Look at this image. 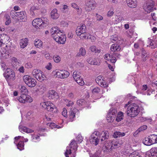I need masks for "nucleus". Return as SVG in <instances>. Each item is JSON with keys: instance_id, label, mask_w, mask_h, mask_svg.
Listing matches in <instances>:
<instances>
[{"instance_id": "obj_63", "label": "nucleus", "mask_w": 157, "mask_h": 157, "mask_svg": "<svg viewBox=\"0 0 157 157\" xmlns=\"http://www.w3.org/2000/svg\"><path fill=\"white\" fill-rule=\"evenodd\" d=\"M82 140L83 138H82L81 135L79 134L77 137V140L80 143L82 141Z\"/></svg>"}, {"instance_id": "obj_48", "label": "nucleus", "mask_w": 157, "mask_h": 157, "mask_svg": "<svg viewBox=\"0 0 157 157\" xmlns=\"http://www.w3.org/2000/svg\"><path fill=\"white\" fill-rule=\"evenodd\" d=\"M85 101L83 99H80L77 100V104L79 106L83 105L85 103Z\"/></svg>"}, {"instance_id": "obj_31", "label": "nucleus", "mask_w": 157, "mask_h": 157, "mask_svg": "<svg viewBox=\"0 0 157 157\" xmlns=\"http://www.w3.org/2000/svg\"><path fill=\"white\" fill-rule=\"evenodd\" d=\"M19 62L17 58L13 57L12 60V65L13 67L17 68V66L19 64Z\"/></svg>"}, {"instance_id": "obj_59", "label": "nucleus", "mask_w": 157, "mask_h": 157, "mask_svg": "<svg viewBox=\"0 0 157 157\" xmlns=\"http://www.w3.org/2000/svg\"><path fill=\"white\" fill-rule=\"evenodd\" d=\"M53 59L56 62L58 63L60 61V58L59 56H55L53 57Z\"/></svg>"}, {"instance_id": "obj_10", "label": "nucleus", "mask_w": 157, "mask_h": 157, "mask_svg": "<svg viewBox=\"0 0 157 157\" xmlns=\"http://www.w3.org/2000/svg\"><path fill=\"white\" fill-rule=\"evenodd\" d=\"M86 27L84 24H81L77 27L76 30V33L78 36H80L82 33H85Z\"/></svg>"}, {"instance_id": "obj_20", "label": "nucleus", "mask_w": 157, "mask_h": 157, "mask_svg": "<svg viewBox=\"0 0 157 157\" xmlns=\"http://www.w3.org/2000/svg\"><path fill=\"white\" fill-rule=\"evenodd\" d=\"M60 32H61V30H60L59 28L57 26L52 27L51 29L50 32L52 35L56 34L57 36Z\"/></svg>"}, {"instance_id": "obj_7", "label": "nucleus", "mask_w": 157, "mask_h": 157, "mask_svg": "<svg viewBox=\"0 0 157 157\" xmlns=\"http://www.w3.org/2000/svg\"><path fill=\"white\" fill-rule=\"evenodd\" d=\"M103 144L102 150L106 154H108L111 152L113 149H114L113 147V144H112L111 141L105 142Z\"/></svg>"}, {"instance_id": "obj_46", "label": "nucleus", "mask_w": 157, "mask_h": 157, "mask_svg": "<svg viewBox=\"0 0 157 157\" xmlns=\"http://www.w3.org/2000/svg\"><path fill=\"white\" fill-rule=\"evenodd\" d=\"M76 82L79 85L83 86L84 84V82L82 78L81 77L75 80Z\"/></svg>"}, {"instance_id": "obj_33", "label": "nucleus", "mask_w": 157, "mask_h": 157, "mask_svg": "<svg viewBox=\"0 0 157 157\" xmlns=\"http://www.w3.org/2000/svg\"><path fill=\"white\" fill-rule=\"evenodd\" d=\"M28 42V40H21V42H20L21 48H25L27 45Z\"/></svg>"}, {"instance_id": "obj_29", "label": "nucleus", "mask_w": 157, "mask_h": 157, "mask_svg": "<svg viewBox=\"0 0 157 157\" xmlns=\"http://www.w3.org/2000/svg\"><path fill=\"white\" fill-rule=\"evenodd\" d=\"M125 135V134L124 132L121 133L120 132H114L113 135V137L114 138L122 137Z\"/></svg>"}, {"instance_id": "obj_26", "label": "nucleus", "mask_w": 157, "mask_h": 157, "mask_svg": "<svg viewBox=\"0 0 157 157\" xmlns=\"http://www.w3.org/2000/svg\"><path fill=\"white\" fill-rule=\"evenodd\" d=\"M57 36H57L56 38H54L53 39H56L58 38V39H66V38L65 34L62 31L61 32H60L59 34H58Z\"/></svg>"}, {"instance_id": "obj_39", "label": "nucleus", "mask_w": 157, "mask_h": 157, "mask_svg": "<svg viewBox=\"0 0 157 157\" xmlns=\"http://www.w3.org/2000/svg\"><path fill=\"white\" fill-rule=\"evenodd\" d=\"M75 113L73 111H72L71 109L70 111L69 114V118L70 121H73L74 118L75 117Z\"/></svg>"}, {"instance_id": "obj_2", "label": "nucleus", "mask_w": 157, "mask_h": 157, "mask_svg": "<svg viewBox=\"0 0 157 157\" xmlns=\"http://www.w3.org/2000/svg\"><path fill=\"white\" fill-rule=\"evenodd\" d=\"M20 91L21 93V96L18 97L17 99L19 101L22 103H25L26 102H31L33 100L32 97L28 94L27 89L24 86H22L20 88Z\"/></svg>"}, {"instance_id": "obj_52", "label": "nucleus", "mask_w": 157, "mask_h": 157, "mask_svg": "<svg viewBox=\"0 0 157 157\" xmlns=\"http://www.w3.org/2000/svg\"><path fill=\"white\" fill-rule=\"evenodd\" d=\"M79 52L81 56H84L86 53L85 50L83 48H81L79 50Z\"/></svg>"}, {"instance_id": "obj_53", "label": "nucleus", "mask_w": 157, "mask_h": 157, "mask_svg": "<svg viewBox=\"0 0 157 157\" xmlns=\"http://www.w3.org/2000/svg\"><path fill=\"white\" fill-rule=\"evenodd\" d=\"M100 89L98 87H96L93 89L92 91L93 94H97L99 93L100 91Z\"/></svg>"}, {"instance_id": "obj_56", "label": "nucleus", "mask_w": 157, "mask_h": 157, "mask_svg": "<svg viewBox=\"0 0 157 157\" xmlns=\"http://www.w3.org/2000/svg\"><path fill=\"white\" fill-rule=\"evenodd\" d=\"M60 25L61 26L63 27H67L68 26V24L67 22L62 21L60 23Z\"/></svg>"}, {"instance_id": "obj_58", "label": "nucleus", "mask_w": 157, "mask_h": 157, "mask_svg": "<svg viewBox=\"0 0 157 157\" xmlns=\"http://www.w3.org/2000/svg\"><path fill=\"white\" fill-rule=\"evenodd\" d=\"M97 20L98 21H100L103 20V17L101 15L96 13V14Z\"/></svg>"}, {"instance_id": "obj_50", "label": "nucleus", "mask_w": 157, "mask_h": 157, "mask_svg": "<svg viewBox=\"0 0 157 157\" xmlns=\"http://www.w3.org/2000/svg\"><path fill=\"white\" fill-rule=\"evenodd\" d=\"M40 71L39 70L35 69L33 71L32 74L33 75L35 78L36 76L40 72Z\"/></svg>"}, {"instance_id": "obj_44", "label": "nucleus", "mask_w": 157, "mask_h": 157, "mask_svg": "<svg viewBox=\"0 0 157 157\" xmlns=\"http://www.w3.org/2000/svg\"><path fill=\"white\" fill-rule=\"evenodd\" d=\"M71 149L67 150V151L65 153V155L66 157H75L76 155L75 153L74 155V156L72 157L71 156Z\"/></svg>"}, {"instance_id": "obj_41", "label": "nucleus", "mask_w": 157, "mask_h": 157, "mask_svg": "<svg viewBox=\"0 0 157 157\" xmlns=\"http://www.w3.org/2000/svg\"><path fill=\"white\" fill-rule=\"evenodd\" d=\"M62 74L61 75V78H67L69 75V72L65 70H62Z\"/></svg>"}, {"instance_id": "obj_12", "label": "nucleus", "mask_w": 157, "mask_h": 157, "mask_svg": "<svg viewBox=\"0 0 157 157\" xmlns=\"http://www.w3.org/2000/svg\"><path fill=\"white\" fill-rule=\"evenodd\" d=\"M17 19L20 21L25 22L27 20V16L25 11L18 12Z\"/></svg>"}, {"instance_id": "obj_61", "label": "nucleus", "mask_w": 157, "mask_h": 157, "mask_svg": "<svg viewBox=\"0 0 157 157\" xmlns=\"http://www.w3.org/2000/svg\"><path fill=\"white\" fill-rule=\"evenodd\" d=\"M90 157H101L100 153L97 152L93 155H90Z\"/></svg>"}, {"instance_id": "obj_17", "label": "nucleus", "mask_w": 157, "mask_h": 157, "mask_svg": "<svg viewBox=\"0 0 157 157\" xmlns=\"http://www.w3.org/2000/svg\"><path fill=\"white\" fill-rule=\"evenodd\" d=\"M90 140L91 144L96 146L98 144L100 140L98 137H97V136L91 135L90 137Z\"/></svg>"}, {"instance_id": "obj_4", "label": "nucleus", "mask_w": 157, "mask_h": 157, "mask_svg": "<svg viewBox=\"0 0 157 157\" xmlns=\"http://www.w3.org/2000/svg\"><path fill=\"white\" fill-rule=\"evenodd\" d=\"M85 4V11L86 12H89L94 10L96 6L97 3L94 0H87Z\"/></svg>"}, {"instance_id": "obj_1", "label": "nucleus", "mask_w": 157, "mask_h": 157, "mask_svg": "<svg viewBox=\"0 0 157 157\" xmlns=\"http://www.w3.org/2000/svg\"><path fill=\"white\" fill-rule=\"evenodd\" d=\"M128 103L125 105V109L126 110L125 113L128 116L134 117L139 114L140 112V107L136 104H132L128 106Z\"/></svg>"}, {"instance_id": "obj_64", "label": "nucleus", "mask_w": 157, "mask_h": 157, "mask_svg": "<svg viewBox=\"0 0 157 157\" xmlns=\"http://www.w3.org/2000/svg\"><path fill=\"white\" fill-rule=\"evenodd\" d=\"M147 127L146 125H144L140 127L138 129L140 130V131H143L147 129Z\"/></svg>"}, {"instance_id": "obj_36", "label": "nucleus", "mask_w": 157, "mask_h": 157, "mask_svg": "<svg viewBox=\"0 0 157 157\" xmlns=\"http://www.w3.org/2000/svg\"><path fill=\"white\" fill-rule=\"evenodd\" d=\"M24 143L23 141L19 142L17 145V147L18 149L21 151L24 149Z\"/></svg>"}, {"instance_id": "obj_6", "label": "nucleus", "mask_w": 157, "mask_h": 157, "mask_svg": "<svg viewBox=\"0 0 157 157\" xmlns=\"http://www.w3.org/2000/svg\"><path fill=\"white\" fill-rule=\"evenodd\" d=\"M3 75L7 80H13L15 78V75L14 71L10 68H7Z\"/></svg>"}, {"instance_id": "obj_47", "label": "nucleus", "mask_w": 157, "mask_h": 157, "mask_svg": "<svg viewBox=\"0 0 157 157\" xmlns=\"http://www.w3.org/2000/svg\"><path fill=\"white\" fill-rule=\"evenodd\" d=\"M114 14V9L111 7L110 10L108 12L107 15L108 17H111Z\"/></svg>"}, {"instance_id": "obj_60", "label": "nucleus", "mask_w": 157, "mask_h": 157, "mask_svg": "<svg viewBox=\"0 0 157 157\" xmlns=\"http://www.w3.org/2000/svg\"><path fill=\"white\" fill-rule=\"evenodd\" d=\"M67 111L65 108H63V111L62 112V115L65 117H67Z\"/></svg>"}, {"instance_id": "obj_9", "label": "nucleus", "mask_w": 157, "mask_h": 157, "mask_svg": "<svg viewBox=\"0 0 157 157\" xmlns=\"http://www.w3.org/2000/svg\"><path fill=\"white\" fill-rule=\"evenodd\" d=\"M42 106L45 109L49 111H53L56 109L54 105L50 102L47 101L43 103Z\"/></svg>"}, {"instance_id": "obj_15", "label": "nucleus", "mask_w": 157, "mask_h": 157, "mask_svg": "<svg viewBox=\"0 0 157 157\" xmlns=\"http://www.w3.org/2000/svg\"><path fill=\"white\" fill-rule=\"evenodd\" d=\"M37 87V89L35 91L37 93L43 94L46 90V86L44 85L41 84Z\"/></svg>"}, {"instance_id": "obj_5", "label": "nucleus", "mask_w": 157, "mask_h": 157, "mask_svg": "<svg viewBox=\"0 0 157 157\" xmlns=\"http://www.w3.org/2000/svg\"><path fill=\"white\" fill-rule=\"evenodd\" d=\"M23 80L25 83L31 87H34L36 83L35 79L28 75H24L23 77Z\"/></svg>"}, {"instance_id": "obj_37", "label": "nucleus", "mask_w": 157, "mask_h": 157, "mask_svg": "<svg viewBox=\"0 0 157 157\" xmlns=\"http://www.w3.org/2000/svg\"><path fill=\"white\" fill-rule=\"evenodd\" d=\"M53 73L54 76L58 78H61V75L63 73L62 70L58 71H53Z\"/></svg>"}, {"instance_id": "obj_11", "label": "nucleus", "mask_w": 157, "mask_h": 157, "mask_svg": "<svg viewBox=\"0 0 157 157\" xmlns=\"http://www.w3.org/2000/svg\"><path fill=\"white\" fill-rule=\"evenodd\" d=\"M146 157H157V147L152 148L147 152Z\"/></svg>"}, {"instance_id": "obj_30", "label": "nucleus", "mask_w": 157, "mask_h": 157, "mask_svg": "<svg viewBox=\"0 0 157 157\" xmlns=\"http://www.w3.org/2000/svg\"><path fill=\"white\" fill-rule=\"evenodd\" d=\"M70 146L71 148L75 150V152L76 150H77L78 147L76 141L75 140H73L70 144Z\"/></svg>"}, {"instance_id": "obj_23", "label": "nucleus", "mask_w": 157, "mask_h": 157, "mask_svg": "<svg viewBox=\"0 0 157 157\" xmlns=\"http://www.w3.org/2000/svg\"><path fill=\"white\" fill-rule=\"evenodd\" d=\"M151 144L157 143V135L151 134L149 136Z\"/></svg>"}, {"instance_id": "obj_32", "label": "nucleus", "mask_w": 157, "mask_h": 157, "mask_svg": "<svg viewBox=\"0 0 157 157\" xmlns=\"http://www.w3.org/2000/svg\"><path fill=\"white\" fill-rule=\"evenodd\" d=\"M123 118V113L122 112H119L116 117V121L119 122Z\"/></svg>"}, {"instance_id": "obj_3", "label": "nucleus", "mask_w": 157, "mask_h": 157, "mask_svg": "<svg viewBox=\"0 0 157 157\" xmlns=\"http://www.w3.org/2000/svg\"><path fill=\"white\" fill-rule=\"evenodd\" d=\"M32 24L33 26L36 29L44 28L49 24V21L46 17L37 18L34 19Z\"/></svg>"}, {"instance_id": "obj_40", "label": "nucleus", "mask_w": 157, "mask_h": 157, "mask_svg": "<svg viewBox=\"0 0 157 157\" xmlns=\"http://www.w3.org/2000/svg\"><path fill=\"white\" fill-rule=\"evenodd\" d=\"M10 16L13 19H17L18 12H16L14 10H12L11 11Z\"/></svg>"}, {"instance_id": "obj_34", "label": "nucleus", "mask_w": 157, "mask_h": 157, "mask_svg": "<svg viewBox=\"0 0 157 157\" xmlns=\"http://www.w3.org/2000/svg\"><path fill=\"white\" fill-rule=\"evenodd\" d=\"M143 143L144 145L147 146H150L151 145L149 136L145 138L143 140Z\"/></svg>"}, {"instance_id": "obj_42", "label": "nucleus", "mask_w": 157, "mask_h": 157, "mask_svg": "<svg viewBox=\"0 0 157 157\" xmlns=\"http://www.w3.org/2000/svg\"><path fill=\"white\" fill-rule=\"evenodd\" d=\"M69 9V7L67 5L65 4L63 5L62 8V11L63 13H67Z\"/></svg>"}, {"instance_id": "obj_25", "label": "nucleus", "mask_w": 157, "mask_h": 157, "mask_svg": "<svg viewBox=\"0 0 157 157\" xmlns=\"http://www.w3.org/2000/svg\"><path fill=\"white\" fill-rule=\"evenodd\" d=\"M35 78L39 81L42 82L45 78V76L43 74L42 72L40 71L39 73L36 76Z\"/></svg>"}, {"instance_id": "obj_24", "label": "nucleus", "mask_w": 157, "mask_h": 157, "mask_svg": "<svg viewBox=\"0 0 157 157\" xmlns=\"http://www.w3.org/2000/svg\"><path fill=\"white\" fill-rule=\"evenodd\" d=\"M121 49L120 45L118 44H114L112 45L110 49L112 51L115 52L120 51Z\"/></svg>"}, {"instance_id": "obj_19", "label": "nucleus", "mask_w": 157, "mask_h": 157, "mask_svg": "<svg viewBox=\"0 0 157 157\" xmlns=\"http://www.w3.org/2000/svg\"><path fill=\"white\" fill-rule=\"evenodd\" d=\"M149 45L147 46L151 47L152 49H154L157 47V40H149Z\"/></svg>"}, {"instance_id": "obj_49", "label": "nucleus", "mask_w": 157, "mask_h": 157, "mask_svg": "<svg viewBox=\"0 0 157 157\" xmlns=\"http://www.w3.org/2000/svg\"><path fill=\"white\" fill-rule=\"evenodd\" d=\"M129 157H140V156L138 152L134 151L129 155Z\"/></svg>"}, {"instance_id": "obj_28", "label": "nucleus", "mask_w": 157, "mask_h": 157, "mask_svg": "<svg viewBox=\"0 0 157 157\" xmlns=\"http://www.w3.org/2000/svg\"><path fill=\"white\" fill-rule=\"evenodd\" d=\"M88 63L90 64L97 65H99L100 63L99 61V60H97L95 59H90L88 61Z\"/></svg>"}, {"instance_id": "obj_18", "label": "nucleus", "mask_w": 157, "mask_h": 157, "mask_svg": "<svg viewBox=\"0 0 157 157\" xmlns=\"http://www.w3.org/2000/svg\"><path fill=\"white\" fill-rule=\"evenodd\" d=\"M128 6L131 8H135L136 7L137 2L136 0H126Z\"/></svg>"}, {"instance_id": "obj_55", "label": "nucleus", "mask_w": 157, "mask_h": 157, "mask_svg": "<svg viewBox=\"0 0 157 157\" xmlns=\"http://www.w3.org/2000/svg\"><path fill=\"white\" fill-rule=\"evenodd\" d=\"M100 85H101V86H103L104 87H106L108 86V84L106 82L103 80L101 82H100Z\"/></svg>"}, {"instance_id": "obj_22", "label": "nucleus", "mask_w": 157, "mask_h": 157, "mask_svg": "<svg viewBox=\"0 0 157 157\" xmlns=\"http://www.w3.org/2000/svg\"><path fill=\"white\" fill-rule=\"evenodd\" d=\"M19 128L21 132L23 131V132H26L27 133L33 132L34 131L32 129L22 126H19Z\"/></svg>"}, {"instance_id": "obj_14", "label": "nucleus", "mask_w": 157, "mask_h": 157, "mask_svg": "<svg viewBox=\"0 0 157 157\" xmlns=\"http://www.w3.org/2000/svg\"><path fill=\"white\" fill-rule=\"evenodd\" d=\"M48 97L49 99H57L59 98L57 93L53 90H49L48 94Z\"/></svg>"}, {"instance_id": "obj_38", "label": "nucleus", "mask_w": 157, "mask_h": 157, "mask_svg": "<svg viewBox=\"0 0 157 157\" xmlns=\"http://www.w3.org/2000/svg\"><path fill=\"white\" fill-rule=\"evenodd\" d=\"M117 113V110L113 108L110 109L108 112V113H110L111 114V115L112 116L114 117L115 118L116 116Z\"/></svg>"}, {"instance_id": "obj_27", "label": "nucleus", "mask_w": 157, "mask_h": 157, "mask_svg": "<svg viewBox=\"0 0 157 157\" xmlns=\"http://www.w3.org/2000/svg\"><path fill=\"white\" fill-rule=\"evenodd\" d=\"M3 52H4V53H3L1 50H0V56L5 59L9 58L10 56V53L9 52L6 51V50H3Z\"/></svg>"}, {"instance_id": "obj_45", "label": "nucleus", "mask_w": 157, "mask_h": 157, "mask_svg": "<svg viewBox=\"0 0 157 157\" xmlns=\"http://www.w3.org/2000/svg\"><path fill=\"white\" fill-rule=\"evenodd\" d=\"M90 49L91 52H94L95 53H99L100 52V50L97 49L94 46H92L90 47Z\"/></svg>"}, {"instance_id": "obj_54", "label": "nucleus", "mask_w": 157, "mask_h": 157, "mask_svg": "<svg viewBox=\"0 0 157 157\" xmlns=\"http://www.w3.org/2000/svg\"><path fill=\"white\" fill-rule=\"evenodd\" d=\"M103 80L102 77L101 76H98L96 79V82L98 84H100V82H101Z\"/></svg>"}, {"instance_id": "obj_35", "label": "nucleus", "mask_w": 157, "mask_h": 157, "mask_svg": "<svg viewBox=\"0 0 157 157\" xmlns=\"http://www.w3.org/2000/svg\"><path fill=\"white\" fill-rule=\"evenodd\" d=\"M111 115V114L110 113H108L106 118L108 122H113L115 118L114 117L112 116Z\"/></svg>"}, {"instance_id": "obj_13", "label": "nucleus", "mask_w": 157, "mask_h": 157, "mask_svg": "<svg viewBox=\"0 0 157 157\" xmlns=\"http://www.w3.org/2000/svg\"><path fill=\"white\" fill-rule=\"evenodd\" d=\"M101 135V144H104L105 142L108 141L109 136V134L107 131H104L101 133L100 135Z\"/></svg>"}, {"instance_id": "obj_51", "label": "nucleus", "mask_w": 157, "mask_h": 157, "mask_svg": "<svg viewBox=\"0 0 157 157\" xmlns=\"http://www.w3.org/2000/svg\"><path fill=\"white\" fill-rule=\"evenodd\" d=\"M15 2H19L21 4L23 5L27 3V1L26 0H13Z\"/></svg>"}, {"instance_id": "obj_62", "label": "nucleus", "mask_w": 157, "mask_h": 157, "mask_svg": "<svg viewBox=\"0 0 157 157\" xmlns=\"http://www.w3.org/2000/svg\"><path fill=\"white\" fill-rule=\"evenodd\" d=\"M77 11V14L79 15H80L81 14L82 12V9L78 7L76 9Z\"/></svg>"}, {"instance_id": "obj_57", "label": "nucleus", "mask_w": 157, "mask_h": 157, "mask_svg": "<svg viewBox=\"0 0 157 157\" xmlns=\"http://www.w3.org/2000/svg\"><path fill=\"white\" fill-rule=\"evenodd\" d=\"M39 7L37 6H33L31 7L30 11H33L34 10H39Z\"/></svg>"}, {"instance_id": "obj_21", "label": "nucleus", "mask_w": 157, "mask_h": 157, "mask_svg": "<svg viewBox=\"0 0 157 157\" xmlns=\"http://www.w3.org/2000/svg\"><path fill=\"white\" fill-rule=\"evenodd\" d=\"M80 38L81 39H94V36L90 34L87 33H82L80 36Z\"/></svg>"}, {"instance_id": "obj_16", "label": "nucleus", "mask_w": 157, "mask_h": 157, "mask_svg": "<svg viewBox=\"0 0 157 157\" xmlns=\"http://www.w3.org/2000/svg\"><path fill=\"white\" fill-rule=\"evenodd\" d=\"M50 15L51 18L54 20L58 19L59 16V14L58 13V10L56 9H54L51 11Z\"/></svg>"}, {"instance_id": "obj_43", "label": "nucleus", "mask_w": 157, "mask_h": 157, "mask_svg": "<svg viewBox=\"0 0 157 157\" xmlns=\"http://www.w3.org/2000/svg\"><path fill=\"white\" fill-rule=\"evenodd\" d=\"M73 76L75 80L81 77L80 73L78 71H75L73 72Z\"/></svg>"}, {"instance_id": "obj_8", "label": "nucleus", "mask_w": 157, "mask_h": 157, "mask_svg": "<svg viewBox=\"0 0 157 157\" xmlns=\"http://www.w3.org/2000/svg\"><path fill=\"white\" fill-rule=\"evenodd\" d=\"M154 7V3L153 1L147 2L144 5V9L147 13H149L153 11Z\"/></svg>"}]
</instances>
